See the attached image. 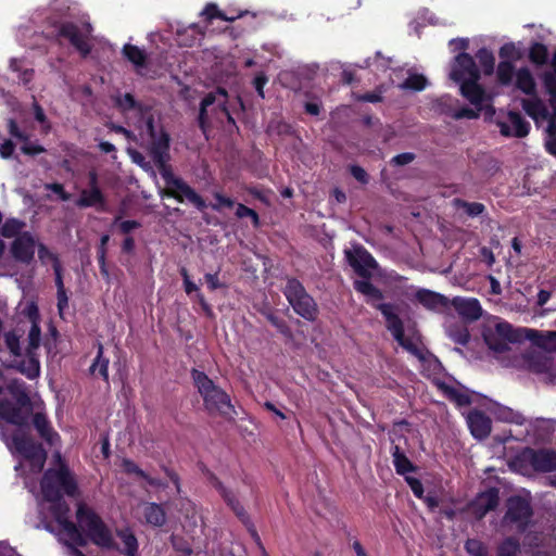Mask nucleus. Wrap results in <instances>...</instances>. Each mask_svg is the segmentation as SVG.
Masks as SVG:
<instances>
[{
    "instance_id": "obj_22",
    "label": "nucleus",
    "mask_w": 556,
    "mask_h": 556,
    "mask_svg": "<svg viewBox=\"0 0 556 556\" xmlns=\"http://www.w3.org/2000/svg\"><path fill=\"white\" fill-rule=\"evenodd\" d=\"M468 427L471 434L476 439H485L490 435L492 430V421L481 410H473L468 414L467 417Z\"/></svg>"
},
{
    "instance_id": "obj_32",
    "label": "nucleus",
    "mask_w": 556,
    "mask_h": 556,
    "mask_svg": "<svg viewBox=\"0 0 556 556\" xmlns=\"http://www.w3.org/2000/svg\"><path fill=\"white\" fill-rule=\"evenodd\" d=\"M122 467L126 473L136 475L140 479H143L151 486H165V484L160 479L149 476L131 459H123Z\"/></svg>"
},
{
    "instance_id": "obj_12",
    "label": "nucleus",
    "mask_w": 556,
    "mask_h": 556,
    "mask_svg": "<svg viewBox=\"0 0 556 556\" xmlns=\"http://www.w3.org/2000/svg\"><path fill=\"white\" fill-rule=\"evenodd\" d=\"M505 506L503 523L515 526L518 532L523 533L529 528L533 517L530 500L520 495H511L506 500Z\"/></svg>"
},
{
    "instance_id": "obj_16",
    "label": "nucleus",
    "mask_w": 556,
    "mask_h": 556,
    "mask_svg": "<svg viewBox=\"0 0 556 556\" xmlns=\"http://www.w3.org/2000/svg\"><path fill=\"white\" fill-rule=\"evenodd\" d=\"M500 504V490L495 486L488 488L479 492L473 500L468 503L469 514L478 521L482 520L486 514L497 508Z\"/></svg>"
},
{
    "instance_id": "obj_14",
    "label": "nucleus",
    "mask_w": 556,
    "mask_h": 556,
    "mask_svg": "<svg viewBox=\"0 0 556 556\" xmlns=\"http://www.w3.org/2000/svg\"><path fill=\"white\" fill-rule=\"evenodd\" d=\"M403 427H409V422L406 419L394 421L392 429L389 432V437L392 443L391 454L395 471L397 475L405 477L406 473L415 472L417 467L409 460L401 446L395 444L396 439H404V441L407 442V438L401 433Z\"/></svg>"
},
{
    "instance_id": "obj_13",
    "label": "nucleus",
    "mask_w": 556,
    "mask_h": 556,
    "mask_svg": "<svg viewBox=\"0 0 556 556\" xmlns=\"http://www.w3.org/2000/svg\"><path fill=\"white\" fill-rule=\"evenodd\" d=\"M91 31L90 24L86 25L85 33L73 22H59L54 25L55 38L67 40L83 58H87L91 52V46L88 42V36Z\"/></svg>"
},
{
    "instance_id": "obj_33",
    "label": "nucleus",
    "mask_w": 556,
    "mask_h": 556,
    "mask_svg": "<svg viewBox=\"0 0 556 556\" xmlns=\"http://www.w3.org/2000/svg\"><path fill=\"white\" fill-rule=\"evenodd\" d=\"M22 333H18L16 329L7 331L3 333L4 344L10 354L14 357L13 359H21L23 355V349L21 345Z\"/></svg>"
},
{
    "instance_id": "obj_8",
    "label": "nucleus",
    "mask_w": 556,
    "mask_h": 556,
    "mask_svg": "<svg viewBox=\"0 0 556 556\" xmlns=\"http://www.w3.org/2000/svg\"><path fill=\"white\" fill-rule=\"evenodd\" d=\"M282 292L295 314L307 321L318 318V305L299 279L289 278Z\"/></svg>"
},
{
    "instance_id": "obj_10",
    "label": "nucleus",
    "mask_w": 556,
    "mask_h": 556,
    "mask_svg": "<svg viewBox=\"0 0 556 556\" xmlns=\"http://www.w3.org/2000/svg\"><path fill=\"white\" fill-rule=\"evenodd\" d=\"M147 130L151 138V142L149 146V154L152 157L155 166L157 167L160 174L165 176L168 172L172 170L168 165L169 156V148H170V138L168 132L165 130H161L160 134L156 132L154 127L153 117H149L147 121Z\"/></svg>"
},
{
    "instance_id": "obj_57",
    "label": "nucleus",
    "mask_w": 556,
    "mask_h": 556,
    "mask_svg": "<svg viewBox=\"0 0 556 556\" xmlns=\"http://www.w3.org/2000/svg\"><path fill=\"white\" fill-rule=\"evenodd\" d=\"M214 199L216 200V203H211L210 207L216 212H219L223 207L232 208L235 205V201L231 198L226 197L220 192H215Z\"/></svg>"
},
{
    "instance_id": "obj_38",
    "label": "nucleus",
    "mask_w": 556,
    "mask_h": 556,
    "mask_svg": "<svg viewBox=\"0 0 556 556\" xmlns=\"http://www.w3.org/2000/svg\"><path fill=\"white\" fill-rule=\"evenodd\" d=\"M117 536L123 541L125 545V556H137L138 554V540L132 531L128 528L116 531Z\"/></svg>"
},
{
    "instance_id": "obj_58",
    "label": "nucleus",
    "mask_w": 556,
    "mask_h": 556,
    "mask_svg": "<svg viewBox=\"0 0 556 556\" xmlns=\"http://www.w3.org/2000/svg\"><path fill=\"white\" fill-rule=\"evenodd\" d=\"M7 127H8V132L10 134L11 137L17 139L20 141H27L29 139V136L25 131L21 130L17 122L14 118H9L7 121Z\"/></svg>"
},
{
    "instance_id": "obj_55",
    "label": "nucleus",
    "mask_w": 556,
    "mask_h": 556,
    "mask_svg": "<svg viewBox=\"0 0 556 556\" xmlns=\"http://www.w3.org/2000/svg\"><path fill=\"white\" fill-rule=\"evenodd\" d=\"M498 55L502 59V61L507 60H519L521 58L520 51L516 48V46L513 42H508L503 45L500 48Z\"/></svg>"
},
{
    "instance_id": "obj_49",
    "label": "nucleus",
    "mask_w": 556,
    "mask_h": 556,
    "mask_svg": "<svg viewBox=\"0 0 556 556\" xmlns=\"http://www.w3.org/2000/svg\"><path fill=\"white\" fill-rule=\"evenodd\" d=\"M441 389L450 400L455 401L458 405L465 406L470 404V397L457 391L455 388L443 383Z\"/></svg>"
},
{
    "instance_id": "obj_48",
    "label": "nucleus",
    "mask_w": 556,
    "mask_h": 556,
    "mask_svg": "<svg viewBox=\"0 0 556 556\" xmlns=\"http://www.w3.org/2000/svg\"><path fill=\"white\" fill-rule=\"evenodd\" d=\"M454 202L456 207L464 210L469 217H477L485 211L484 204L480 202H467L462 199H455Z\"/></svg>"
},
{
    "instance_id": "obj_11",
    "label": "nucleus",
    "mask_w": 556,
    "mask_h": 556,
    "mask_svg": "<svg viewBox=\"0 0 556 556\" xmlns=\"http://www.w3.org/2000/svg\"><path fill=\"white\" fill-rule=\"evenodd\" d=\"M162 177L166 184L163 197L173 198L179 203L189 202L200 212H204L208 207L205 200L182 178L176 177L172 170Z\"/></svg>"
},
{
    "instance_id": "obj_36",
    "label": "nucleus",
    "mask_w": 556,
    "mask_h": 556,
    "mask_svg": "<svg viewBox=\"0 0 556 556\" xmlns=\"http://www.w3.org/2000/svg\"><path fill=\"white\" fill-rule=\"evenodd\" d=\"M533 370L538 374H546L551 382L556 381V364L546 356L536 357L531 364Z\"/></svg>"
},
{
    "instance_id": "obj_30",
    "label": "nucleus",
    "mask_w": 556,
    "mask_h": 556,
    "mask_svg": "<svg viewBox=\"0 0 556 556\" xmlns=\"http://www.w3.org/2000/svg\"><path fill=\"white\" fill-rule=\"evenodd\" d=\"M516 87L527 96L536 94V84L528 67H521L516 72Z\"/></svg>"
},
{
    "instance_id": "obj_23",
    "label": "nucleus",
    "mask_w": 556,
    "mask_h": 556,
    "mask_svg": "<svg viewBox=\"0 0 556 556\" xmlns=\"http://www.w3.org/2000/svg\"><path fill=\"white\" fill-rule=\"evenodd\" d=\"M222 97L223 100L220 102L227 103L228 92L223 87H217L215 91H211L205 94L200 103L198 124L203 132L206 131L208 119H207V108L213 105L217 101V97Z\"/></svg>"
},
{
    "instance_id": "obj_61",
    "label": "nucleus",
    "mask_w": 556,
    "mask_h": 556,
    "mask_svg": "<svg viewBox=\"0 0 556 556\" xmlns=\"http://www.w3.org/2000/svg\"><path fill=\"white\" fill-rule=\"evenodd\" d=\"M121 216H116L114 218V224L118 225V230L123 235H129L132 230L141 227V224L138 220H123L119 222Z\"/></svg>"
},
{
    "instance_id": "obj_42",
    "label": "nucleus",
    "mask_w": 556,
    "mask_h": 556,
    "mask_svg": "<svg viewBox=\"0 0 556 556\" xmlns=\"http://www.w3.org/2000/svg\"><path fill=\"white\" fill-rule=\"evenodd\" d=\"M114 104L115 106L122 111V112H129V111H141L142 105L139 103L135 97L126 92L124 96H117L114 98Z\"/></svg>"
},
{
    "instance_id": "obj_1",
    "label": "nucleus",
    "mask_w": 556,
    "mask_h": 556,
    "mask_svg": "<svg viewBox=\"0 0 556 556\" xmlns=\"http://www.w3.org/2000/svg\"><path fill=\"white\" fill-rule=\"evenodd\" d=\"M31 415L33 410H28V406H20L9 400H0V418L18 427L11 435L14 450L41 470L47 459V452L41 443L36 442L23 430L25 427L28 428Z\"/></svg>"
},
{
    "instance_id": "obj_50",
    "label": "nucleus",
    "mask_w": 556,
    "mask_h": 556,
    "mask_svg": "<svg viewBox=\"0 0 556 556\" xmlns=\"http://www.w3.org/2000/svg\"><path fill=\"white\" fill-rule=\"evenodd\" d=\"M403 88L414 91H421L427 86V79L421 74H412L403 83Z\"/></svg>"
},
{
    "instance_id": "obj_43",
    "label": "nucleus",
    "mask_w": 556,
    "mask_h": 556,
    "mask_svg": "<svg viewBox=\"0 0 556 556\" xmlns=\"http://www.w3.org/2000/svg\"><path fill=\"white\" fill-rule=\"evenodd\" d=\"M232 513L236 515V517L241 521V523L245 527L248 532L256 540H260V536L257 534V531L255 529V526L245 510L244 506L242 504H239L238 506L233 507Z\"/></svg>"
},
{
    "instance_id": "obj_53",
    "label": "nucleus",
    "mask_w": 556,
    "mask_h": 556,
    "mask_svg": "<svg viewBox=\"0 0 556 556\" xmlns=\"http://www.w3.org/2000/svg\"><path fill=\"white\" fill-rule=\"evenodd\" d=\"M36 248L38 250V258L43 265L49 261L52 263V267L55 266L56 263H61L59 256L51 252L45 243L39 242Z\"/></svg>"
},
{
    "instance_id": "obj_3",
    "label": "nucleus",
    "mask_w": 556,
    "mask_h": 556,
    "mask_svg": "<svg viewBox=\"0 0 556 556\" xmlns=\"http://www.w3.org/2000/svg\"><path fill=\"white\" fill-rule=\"evenodd\" d=\"M191 378L194 387L203 399V405L210 414L218 413L227 417L230 412L235 413L231 399L226 391L204 372L195 368L191 369Z\"/></svg>"
},
{
    "instance_id": "obj_60",
    "label": "nucleus",
    "mask_w": 556,
    "mask_h": 556,
    "mask_svg": "<svg viewBox=\"0 0 556 556\" xmlns=\"http://www.w3.org/2000/svg\"><path fill=\"white\" fill-rule=\"evenodd\" d=\"M170 542L173 545V548L180 553L182 556H190L192 554V548L190 544L185 541L182 538L172 535Z\"/></svg>"
},
{
    "instance_id": "obj_34",
    "label": "nucleus",
    "mask_w": 556,
    "mask_h": 556,
    "mask_svg": "<svg viewBox=\"0 0 556 556\" xmlns=\"http://www.w3.org/2000/svg\"><path fill=\"white\" fill-rule=\"evenodd\" d=\"M109 358L103 355V345L98 342L97 356L90 366V372L92 375L98 372L105 382H109Z\"/></svg>"
},
{
    "instance_id": "obj_40",
    "label": "nucleus",
    "mask_w": 556,
    "mask_h": 556,
    "mask_svg": "<svg viewBox=\"0 0 556 556\" xmlns=\"http://www.w3.org/2000/svg\"><path fill=\"white\" fill-rule=\"evenodd\" d=\"M202 16H204V21L207 24H211L214 18H219L227 22H233L238 17H240L242 14L239 15H227L223 11L218 9V7L215 3H207L204 8V10L201 13Z\"/></svg>"
},
{
    "instance_id": "obj_21",
    "label": "nucleus",
    "mask_w": 556,
    "mask_h": 556,
    "mask_svg": "<svg viewBox=\"0 0 556 556\" xmlns=\"http://www.w3.org/2000/svg\"><path fill=\"white\" fill-rule=\"evenodd\" d=\"M479 79L480 78H471L458 84L460 94L475 105L478 111H482V104L485 100V91L483 87L479 85Z\"/></svg>"
},
{
    "instance_id": "obj_39",
    "label": "nucleus",
    "mask_w": 556,
    "mask_h": 556,
    "mask_svg": "<svg viewBox=\"0 0 556 556\" xmlns=\"http://www.w3.org/2000/svg\"><path fill=\"white\" fill-rule=\"evenodd\" d=\"M542 81L545 92L548 94V102L553 110L554 117L556 118V74L545 72L542 75Z\"/></svg>"
},
{
    "instance_id": "obj_26",
    "label": "nucleus",
    "mask_w": 556,
    "mask_h": 556,
    "mask_svg": "<svg viewBox=\"0 0 556 556\" xmlns=\"http://www.w3.org/2000/svg\"><path fill=\"white\" fill-rule=\"evenodd\" d=\"M415 298L418 303L431 311L446 308L448 305V300L444 295L428 289L418 290Z\"/></svg>"
},
{
    "instance_id": "obj_35",
    "label": "nucleus",
    "mask_w": 556,
    "mask_h": 556,
    "mask_svg": "<svg viewBox=\"0 0 556 556\" xmlns=\"http://www.w3.org/2000/svg\"><path fill=\"white\" fill-rule=\"evenodd\" d=\"M521 105L525 112L533 119L538 117L545 118L548 114L545 104L536 97L533 99H522Z\"/></svg>"
},
{
    "instance_id": "obj_15",
    "label": "nucleus",
    "mask_w": 556,
    "mask_h": 556,
    "mask_svg": "<svg viewBox=\"0 0 556 556\" xmlns=\"http://www.w3.org/2000/svg\"><path fill=\"white\" fill-rule=\"evenodd\" d=\"M348 264L353 268L355 274L359 276V281L370 282L372 270L378 268V263L370 252L362 244L353 245L352 249L344 251ZM355 280L353 285L356 282Z\"/></svg>"
},
{
    "instance_id": "obj_52",
    "label": "nucleus",
    "mask_w": 556,
    "mask_h": 556,
    "mask_svg": "<svg viewBox=\"0 0 556 556\" xmlns=\"http://www.w3.org/2000/svg\"><path fill=\"white\" fill-rule=\"evenodd\" d=\"M267 320L281 333L283 337L291 339L293 333L288 323L275 314H268Z\"/></svg>"
},
{
    "instance_id": "obj_54",
    "label": "nucleus",
    "mask_w": 556,
    "mask_h": 556,
    "mask_svg": "<svg viewBox=\"0 0 556 556\" xmlns=\"http://www.w3.org/2000/svg\"><path fill=\"white\" fill-rule=\"evenodd\" d=\"M236 216L238 218L250 217L255 228L260 226V216L256 211L248 207L247 205L239 203L236 210Z\"/></svg>"
},
{
    "instance_id": "obj_64",
    "label": "nucleus",
    "mask_w": 556,
    "mask_h": 556,
    "mask_svg": "<svg viewBox=\"0 0 556 556\" xmlns=\"http://www.w3.org/2000/svg\"><path fill=\"white\" fill-rule=\"evenodd\" d=\"M349 172L362 185H367L369 182V175L362 166L356 164L350 165Z\"/></svg>"
},
{
    "instance_id": "obj_45",
    "label": "nucleus",
    "mask_w": 556,
    "mask_h": 556,
    "mask_svg": "<svg viewBox=\"0 0 556 556\" xmlns=\"http://www.w3.org/2000/svg\"><path fill=\"white\" fill-rule=\"evenodd\" d=\"M25 223L17 218H8L1 226V235L4 238H16L22 233Z\"/></svg>"
},
{
    "instance_id": "obj_24",
    "label": "nucleus",
    "mask_w": 556,
    "mask_h": 556,
    "mask_svg": "<svg viewBox=\"0 0 556 556\" xmlns=\"http://www.w3.org/2000/svg\"><path fill=\"white\" fill-rule=\"evenodd\" d=\"M31 421L39 437L42 440H45L49 445L52 446L54 445L55 441L60 440L59 433L54 431L46 414L40 412H37L35 414L33 413Z\"/></svg>"
},
{
    "instance_id": "obj_62",
    "label": "nucleus",
    "mask_w": 556,
    "mask_h": 556,
    "mask_svg": "<svg viewBox=\"0 0 556 556\" xmlns=\"http://www.w3.org/2000/svg\"><path fill=\"white\" fill-rule=\"evenodd\" d=\"M201 471L204 475L207 483L213 486L217 492L223 489L224 483L219 480V478L210 470L205 465H201Z\"/></svg>"
},
{
    "instance_id": "obj_44",
    "label": "nucleus",
    "mask_w": 556,
    "mask_h": 556,
    "mask_svg": "<svg viewBox=\"0 0 556 556\" xmlns=\"http://www.w3.org/2000/svg\"><path fill=\"white\" fill-rule=\"evenodd\" d=\"M497 80L501 85L508 86L515 75V66L510 61H501L497 65Z\"/></svg>"
},
{
    "instance_id": "obj_31",
    "label": "nucleus",
    "mask_w": 556,
    "mask_h": 556,
    "mask_svg": "<svg viewBox=\"0 0 556 556\" xmlns=\"http://www.w3.org/2000/svg\"><path fill=\"white\" fill-rule=\"evenodd\" d=\"M147 523L153 527H163L166 522V513L161 504L147 503L143 508Z\"/></svg>"
},
{
    "instance_id": "obj_37",
    "label": "nucleus",
    "mask_w": 556,
    "mask_h": 556,
    "mask_svg": "<svg viewBox=\"0 0 556 556\" xmlns=\"http://www.w3.org/2000/svg\"><path fill=\"white\" fill-rule=\"evenodd\" d=\"M123 55L136 67H144L147 63V54L139 47L126 43L123 47Z\"/></svg>"
},
{
    "instance_id": "obj_56",
    "label": "nucleus",
    "mask_w": 556,
    "mask_h": 556,
    "mask_svg": "<svg viewBox=\"0 0 556 556\" xmlns=\"http://www.w3.org/2000/svg\"><path fill=\"white\" fill-rule=\"evenodd\" d=\"M548 137L545 141L546 151L556 157V124L554 121H551L547 126Z\"/></svg>"
},
{
    "instance_id": "obj_28",
    "label": "nucleus",
    "mask_w": 556,
    "mask_h": 556,
    "mask_svg": "<svg viewBox=\"0 0 556 556\" xmlns=\"http://www.w3.org/2000/svg\"><path fill=\"white\" fill-rule=\"evenodd\" d=\"M9 393L20 406H28V410H33L30 396L27 392L26 384L20 379H13L7 387Z\"/></svg>"
},
{
    "instance_id": "obj_2",
    "label": "nucleus",
    "mask_w": 556,
    "mask_h": 556,
    "mask_svg": "<svg viewBox=\"0 0 556 556\" xmlns=\"http://www.w3.org/2000/svg\"><path fill=\"white\" fill-rule=\"evenodd\" d=\"M354 290L366 298L367 304L381 313L386 320V327L392 333L394 340L419 361H424L422 349L412 338L405 336L404 323L395 312L397 307L392 303H381L384 298L383 292L374 283L367 281H356Z\"/></svg>"
},
{
    "instance_id": "obj_41",
    "label": "nucleus",
    "mask_w": 556,
    "mask_h": 556,
    "mask_svg": "<svg viewBox=\"0 0 556 556\" xmlns=\"http://www.w3.org/2000/svg\"><path fill=\"white\" fill-rule=\"evenodd\" d=\"M529 60L538 66L545 65L548 60L547 47L541 42H533L529 49Z\"/></svg>"
},
{
    "instance_id": "obj_27",
    "label": "nucleus",
    "mask_w": 556,
    "mask_h": 556,
    "mask_svg": "<svg viewBox=\"0 0 556 556\" xmlns=\"http://www.w3.org/2000/svg\"><path fill=\"white\" fill-rule=\"evenodd\" d=\"M106 200L100 188L84 189L80 197L76 201L78 207H93L99 206L100 211L105 210Z\"/></svg>"
},
{
    "instance_id": "obj_19",
    "label": "nucleus",
    "mask_w": 556,
    "mask_h": 556,
    "mask_svg": "<svg viewBox=\"0 0 556 556\" xmlns=\"http://www.w3.org/2000/svg\"><path fill=\"white\" fill-rule=\"evenodd\" d=\"M525 455H528V462L536 472H552L556 470V451L541 448H528Z\"/></svg>"
},
{
    "instance_id": "obj_4",
    "label": "nucleus",
    "mask_w": 556,
    "mask_h": 556,
    "mask_svg": "<svg viewBox=\"0 0 556 556\" xmlns=\"http://www.w3.org/2000/svg\"><path fill=\"white\" fill-rule=\"evenodd\" d=\"M55 458L58 468H49L45 471L40 482L41 493L52 498H58V494L63 495V493L70 497L77 496L78 484L74 475L60 453H56Z\"/></svg>"
},
{
    "instance_id": "obj_9",
    "label": "nucleus",
    "mask_w": 556,
    "mask_h": 556,
    "mask_svg": "<svg viewBox=\"0 0 556 556\" xmlns=\"http://www.w3.org/2000/svg\"><path fill=\"white\" fill-rule=\"evenodd\" d=\"M42 496L45 501L50 503L49 510L66 536L72 540L74 544L80 545V547L86 546L88 544L87 538L83 534L77 525L68 519L70 506L63 500V495L58 494V498H52L48 494H42Z\"/></svg>"
},
{
    "instance_id": "obj_51",
    "label": "nucleus",
    "mask_w": 556,
    "mask_h": 556,
    "mask_svg": "<svg viewBox=\"0 0 556 556\" xmlns=\"http://www.w3.org/2000/svg\"><path fill=\"white\" fill-rule=\"evenodd\" d=\"M465 549L471 556H488L486 546L478 539H468L465 542Z\"/></svg>"
},
{
    "instance_id": "obj_6",
    "label": "nucleus",
    "mask_w": 556,
    "mask_h": 556,
    "mask_svg": "<svg viewBox=\"0 0 556 556\" xmlns=\"http://www.w3.org/2000/svg\"><path fill=\"white\" fill-rule=\"evenodd\" d=\"M76 518L80 527L85 529L87 538L94 545L105 549L115 548V542L110 528L92 508L83 503L79 504L76 510Z\"/></svg>"
},
{
    "instance_id": "obj_59",
    "label": "nucleus",
    "mask_w": 556,
    "mask_h": 556,
    "mask_svg": "<svg viewBox=\"0 0 556 556\" xmlns=\"http://www.w3.org/2000/svg\"><path fill=\"white\" fill-rule=\"evenodd\" d=\"M481 111H478V109L475 106V109L463 106L458 110H455L453 113H451V116L458 121L463 118L473 119L478 118Z\"/></svg>"
},
{
    "instance_id": "obj_17",
    "label": "nucleus",
    "mask_w": 556,
    "mask_h": 556,
    "mask_svg": "<svg viewBox=\"0 0 556 556\" xmlns=\"http://www.w3.org/2000/svg\"><path fill=\"white\" fill-rule=\"evenodd\" d=\"M36 247L35 236L29 231H23L12 241L10 253L15 262L29 265L35 260Z\"/></svg>"
},
{
    "instance_id": "obj_46",
    "label": "nucleus",
    "mask_w": 556,
    "mask_h": 556,
    "mask_svg": "<svg viewBox=\"0 0 556 556\" xmlns=\"http://www.w3.org/2000/svg\"><path fill=\"white\" fill-rule=\"evenodd\" d=\"M476 56L479 60L483 73L485 75L493 74L495 66V58L493 53L486 48H481L478 50Z\"/></svg>"
},
{
    "instance_id": "obj_47",
    "label": "nucleus",
    "mask_w": 556,
    "mask_h": 556,
    "mask_svg": "<svg viewBox=\"0 0 556 556\" xmlns=\"http://www.w3.org/2000/svg\"><path fill=\"white\" fill-rule=\"evenodd\" d=\"M519 552V540L515 536H508L500 544L497 556H517Z\"/></svg>"
},
{
    "instance_id": "obj_20",
    "label": "nucleus",
    "mask_w": 556,
    "mask_h": 556,
    "mask_svg": "<svg viewBox=\"0 0 556 556\" xmlns=\"http://www.w3.org/2000/svg\"><path fill=\"white\" fill-rule=\"evenodd\" d=\"M508 121L513 128L505 122H497L500 132L504 137L523 138L530 131V123L519 113L515 111L508 112Z\"/></svg>"
},
{
    "instance_id": "obj_18",
    "label": "nucleus",
    "mask_w": 556,
    "mask_h": 556,
    "mask_svg": "<svg viewBox=\"0 0 556 556\" xmlns=\"http://www.w3.org/2000/svg\"><path fill=\"white\" fill-rule=\"evenodd\" d=\"M450 78L457 84L471 78H480L475 59L467 52H459L451 64Z\"/></svg>"
},
{
    "instance_id": "obj_63",
    "label": "nucleus",
    "mask_w": 556,
    "mask_h": 556,
    "mask_svg": "<svg viewBox=\"0 0 556 556\" xmlns=\"http://www.w3.org/2000/svg\"><path fill=\"white\" fill-rule=\"evenodd\" d=\"M22 142H23V144L21 147V151L25 155L36 156L38 154L46 152V149L42 146H40L38 143L29 142V139L27 141H22Z\"/></svg>"
},
{
    "instance_id": "obj_7",
    "label": "nucleus",
    "mask_w": 556,
    "mask_h": 556,
    "mask_svg": "<svg viewBox=\"0 0 556 556\" xmlns=\"http://www.w3.org/2000/svg\"><path fill=\"white\" fill-rule=\"evenodd\" d=\"M41 342V328L40 324L30 325V329L27 336V346L25 349V359H12L8 363H3V366L8 369H14L17 372L24 375L27 379L34 380L40 375V362L37 354V350Z\"/></svg>"
},
{
    "instance_id": "obj_29",
    "label": "nucleus",
    "mask_w": 556,
    "mask_h": 556,
    "mask_svg": "<svg viewBox=\"0 0 556 556\" xmlns=\"http://www.w3.org/2000/svg\"><path fill=\"white\" fill-rule=\"evenodd\" d=\"M54 271V281L56 287V299H58V311L60 315L62 316L63 311L68 306V296L64 287L63 282V275H62V265L61 263H56L55 266H53Z\"/></svg>"
},
{
    "instance_id": "obj_5",
    "label": "nucleus",
    "mask_w": 556,
    "mask_h": 556,
    "mask_svg": "<svg viewBox=\"0 0 556 556\" xmlns=\"http://www.w3.org/2000/svg\"><path fill=\"white\" fill-rule=\"evenodd\" d=\"M539 331L532 329H515L507 321L497 323L494 328H485L482 332L488 348L496 353L509 350V343H520L525 338L533 339Z\"/></svg>"
},
{
    "instance_id": "obj_25",
    "label": "nucleus",
    "mask_w": 556,
    "mask_h": 556,
    "mask_svg": "<svg viewBox=\"0 0 556 556\" xmlns=\"http://www.w3.org/2000/svg\"><path fill=\"white\" fill-rule=\"evenodd\" d=\"M453 303L457 313L465 319L475 321L482 316V307L478 299H455Z\"/></svg>"
}]
</instances>
